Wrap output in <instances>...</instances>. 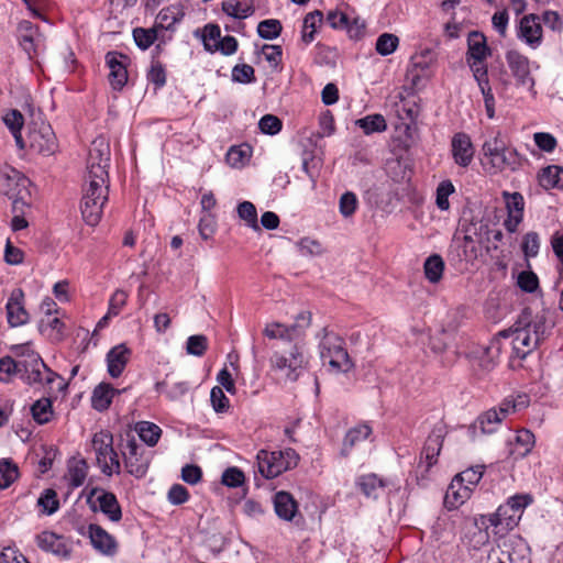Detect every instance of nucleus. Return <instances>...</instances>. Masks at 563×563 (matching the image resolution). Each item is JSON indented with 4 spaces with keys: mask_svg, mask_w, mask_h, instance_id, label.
I'll return each mask as SVG.
<instances>
[{
    "mask_svg": "<svg viewBox=\"0 0 563 563\" xmlns=\"http://www.w3.org/2000/svg\"><path fill=\"white\" fill-rule=\"evenodd\" d=\"M451 151L454 162L461 167L470 166L475 153L471 137L464 132L454 134Z\"/></svg>",
    "mask_w": 563,
    "mask_h": 563,
    "instance_id": "20",
    "label": "nucleus"
},
{
    "mask_svg": "<svg viewBox=\"0 0 563 563\" xmlns=\"http://www.w3.org/2000/svg\"><path fill=\"white\" fill-rule=\"evenodd\" d=\"M273 501L276 515L283 520L291 521L298 514V503L288 492H277Z\"/></svg>",
    "mask_w": 563,
    "mask_h": 563,
    "instance_id": "22",
    "label": "nucleus"
},
{
    "mask_svg": "<svg viewBox=\"0 0 563 563\" xmlns=\"http://www.w3.org/2000/svg\"><path fill=\"white\" fill-rule=\"evenodd\" d=\"M238 214L239 217L246 222V224L255 230L260 231V225L257 222V211L255 206L250 201H243L238 206Z\"/></svg>",
    "mask_w": 563,
    "mask_h": 563,
    "instance_id": "49",
    "label": "nucleus"
},
{
    "mask_svg": "<svg viewBox=\"0 0 563 563\" xmlns=\"http://www.w3.org/2000/svg\"><path fill=\"white\" fill-rule=\"evenodd\" d=\"M549 330L550 327L543 313L533 316L530 308L522 309L510 328L499 331L490 340L481 356L479 366L484 371H492L504 349L503 340L508 339L511 345L510 360H525L544 341Z\"/></svg>",
    "mask_w": 563,
    "mask_h": 563,
    "instance_id": "1",
    "label": "nucleus"
},
{
    "mask_svg": "<svg viewBox=\"0 0 563 563\" xmlns=\"http://www.w3.org/2000/svg\"><path fill=\"white\" fill-rule=\"evenodd\" d=\"M7 320L10 327H20L29 321V313L24 308V292L21 288H14L5 306Z\"/></svg>",
    "mask_w": 563,
    "mask_h": 563,
    "instance_id": "18",
    "label": "nucleus"
},
{
    "mask_svg": "<svg viewBox=\"0 0 563 563\" xmlns=\"http://www.w3.org/2000/svg\"><path fill=\"white\" fill-rule=\"evenodd\" d=\"M454 192V186L450 180H443L437 188V206L440 210L450 208L449 196Z\"/></svg>",
    "mask_w": 563,
    "mask_h": 563,
    "instance_id": "56",
    "label": "nucleus"
},
{
    "mask_svg": "<svg viewBox=\"0 0 563 563\" xmlns=\"http://www.w3.org/2000/svg\"><path fill=\"white\" fill-rule=\"evenodd\" d=\"M446 430L442 424L434 426L428 435L417 466V472H420V477H418L419 485H423L421 481L427 479L430 468L438 463V456L442 450Z\"/></svg>",
    "mask_w": 563,
    "mask_h": 563,
    "instance_id": "7",
    "label": "nucleus"
},
{
    "mask_svg": "<svg viewBox=\"0 0 563 563\" xmlns=\"http://www.w3.org/2000/svg\"><path fill=\"white\" fill-rule=\"evenodd\" d=\"M233 81L241 84H250L255 81V70L249 64L235 65L232 69Z\"/></svg>",
    "mask_w": 563,
    "mask_h": 563,
    "instance_id": "57",
    "label": "nucleus"
},
{
    "mask_svg": "<svg viewBox=\"0 0 563 563\" xmlns=\"http://www.w3.org/2000/svg\"><path fill=\"white\" fill-rule=\"evenodd\" d=\"M195 35L200 36L207 52L213 53L212 45L221 40V30L218 24L209 23L202 30H196Z\"/></svg>",
    "mask_w": 563,
    "mask_h": 563,
    "instance_id": "40",
    "label": "nucleus"
},
{
    "mask_svg": "<svg viewBox=\"0 0 563 563\" xmlns=\"http://www.w3.org/2000/svg\"><path fill=\"white\" fill-rule=\"evenodd\" d=\"M15 354L21 356L22 372L21 379L30 385L46 386L52 389V384L57 379H62L59 375L53 372L41 358V356L31 351L26 345H18L14 347Z\"/></svg>",
    "mask_w": 563,
    "mask_h": 563,
    "instance_id": "3",
    "label": "nucleus"
},
{
    "mask_svg": "<svg viewBox=\"0 0 563 563\" xmlns=\"http://www.w3.org/2000/svg\"><path fill=\"white\" fill-rule=\"evenodd\" d=\"M490 164L494 168H496L500 172H503V170L515 172L521 167L522 157L519 155V153L517 152L516 148L507 147Z\"/></svg>",
    "mask_w": 563,
    "mask_h": 563,
    "instance_id": "27",
    "label": "nucleus"
},
{
    "mask_svg": "<svg viewBox=\"0 0 563 563\" xmlns=\"http://www.w3.org/2000/svg\"><path fill=\"white\" fill-rule=\"evenodd\" d=\"M21 360L15 361L11 356L0 358V382L10 383L15 375L21 376Z\"/></svg>",
    "mask_w": 563,
    "mask_h": 563,
    "instance_id": "43",
    "label": "nucleus"
},
{
    "mask_svg": "<svg viewBox=\"0 0 563 563\" xmlns=\"http://www.w3.org/2000/svg\"><path fill=\"white\" fill-rule=\"evenodd\" d=\"M156 390L166 393L170 400H178L189 391V384L187 382H176L168 385L167 382L164 380L156 384Z\"/></svg>",
    "mask_w": 563,
    "mask_h": 563,
    "instance_id": "44",
    "label": "nucleus"
},
{
    "mask_svg": "<svg viewBox=\"0 0 563 563\" xmlns=\"http://www.w3.org/2000/svg\"><path fill=\"white\" fill-rule=\"evenodd\" d=\"M92 448L96 452V457L101 472L111 476L119 474L121 470L119 455L113 449V437L109 431H100L92 438Z\"/></svg>",
    "mask_w": 563,
    "mask_h": 563,
    "instance_id": "8",
    "label": "nucleus"
},
{
    "mask_svg": "<svg viewBox=\"0 0 563 563\" xmlns=\"http://www.w3.org/2000/svg\"><path fill=\"white\" fill-rule=\"evenodd\" d=\"M371 433L372 429L366 424H361L349 430L343 441L342 454L347 455L350 450L357 442L366 440Z\"/></svg>",
    "mask_w": 563,
    "mask_h": 563,
    "instance_id": "39",
    "label": "nucleus"
},
{
    "mask_svg": "<svg viewBox=\"0 0 563 563\" xmlns=\"http://www.w3.org/2000/svg\"><path fill=\"white\" fill-rule=\"evenodd\" d=\"M222 10L229 16L239 20L246 19L254 13V7L251 3L240 0H224L222 2Z\"/></svg>",
    "mask_w": 563,
    "mask_h": 563,
    "instance_id": "37",
    "label": "nucleus"
},
{
    "mask_svg": "<svg viewBox=\"0 0 563 563\" xmlns=\"http://www.w3.org/2000/svg\"><path fill=\"white\" fill-rule=\"evenodd\" d=\"M444 261L439 254L430 255L423 264V272L426 278L431 284H437L442 279L444 272Z\"/></svg>",
    "mask_w": 563,
    "mask_h": 563,
    "instance_id": "34",
    "label": "nucleus"
},
{
    "mask_svg": "<svg viewBox=\"0 0 563 563\" xmlns=\"http://www.w3.org/2000/svg\"><path fill=\"white\" fill-rule=\"evenodd\" d=\"M490 55V48L487 46L486 37L478 31L470 32L467 36L466 63L470 66L473 77H476V70L488 74L485 59Z\"/></svg>",
    "mask_w": 563,
    "mask_h": 563,
    "instance_id": "10",
    "label": "nucleus"
},
{
    "mask_svg": "<svg viewBox=\"0 0 563 563\" xmlns=\"http://www.w3.org/2000/svg\"><path fill=\"white\" fill-rule=\"evenodd\" d=\"M539 183L545 189L562 188L563 169L555 165L542 168L541 173L539 174Z\"/></svg>",
    "mask_w": 563,
    "mask_h": 563,
    "instance_id": "36",
    "label": "nucleus"
},
{
    "mask_svg": "<svg viewBox=\"0 0 563 563\" xmlns=\"http://www.w3.org/2000/svg\"><path fill=\"white\" fill-rule=\"evenodd\" d=\"M498 551L500 555L497 556V560L505 559L506 563H527L528 560L526 555L522 553L523 544L519 539H504L498 544Z\"/></svg>",
    "mask_w": 563,
    "mask_h": 563,
    "instance_id": "24",
    "label": "nucleus"
},
{
    "mask_svg": "<svg viewBox=\"0 0 563 563\" xmlns=\"http://www.w3.org/2000/svg\"><path fill=\"white\" fill-rule=\"evenodd\" d=\"M38 548L46 552H52L56 555L66 556L68 554L67 548L63 542L62 537L51 531H43L36 537Z\"/></svg>",
    "mask_w": 563,
    "mask_h": 563,
    "instance_id": "25",
    "label": "nucleus"
},
{
    "mask_svg": "<svg viewBox=\"0 0 563 563\" xmlns=\"http://www.w3.org/2000/svg\"><path fill=\"white\" fill-rule=\"evenodd\" d=\"M399 45V38L393 33L380 34L375 44L376 52L382 56L393 54Z\"/></svg>",
    "mask_w": 563,
    "mask_h": 563,
    "instance_id": "46",
    "label": "nucleus"
},
{
    "mask_svg": "<svg viewBox=\"0 0 563 563\" xmlns=\"http://www.w3.org/2000/svg\"><path fill=\"white\" fill-rule=\"evenodd\" d=\"M157 33L154 29L136 27L133 30V38L135 44L142 48H148L156 40Z\"/></svg>",
    "mask_w": 563,
    "mask_h": 563,
    "instance_id": "53",
    "label": "nucleus"
},
{
    "mask_svg": "<svg viewBox=\"0 0 563 563\" xmlns=\"http://www.w3.org/2000/svg\"><path fill=\"white\" fill-rule=\"evenodd\" d=\"M136 431L142 441H144L147 445L154 446L162 434V429L148 421H141L136 424Z\"/></svg>",
    "mask_w": 563,
    "mask_h": 563,
    "instance_id": "42",
    "label": "nucleus"
},
{
    "mask_svg": "<svg viewBox=\"0 0 563 563\" xmlns=\"http://www.w3.org/2000/svg\"><path fill=\"white\" fill-rule=\"evenodd\" d=\"M476 77L474 79L476 80L481 92L484 97V103H485V110L486 114L489 119H493L495 117V98L492 91V87L489 85L488 74H485V71H478L476 70Z\"/></svg>",
    "mask_w": 563,
    "mask_h": 563,
    "instance_id": "29",
    "label": "nucleus"
},
{
    "mask_svg": "<svg viewBox=\"0 0 563 563\" xmlns=\"http://www.w3.org/2000/svg\"><path fill=\"white\" fill-rule=\"evenodd\" d=\"M311 324V312L301 311L297 314L295 323L289 325L290 333L292 334L295 341L301 338L305 333V330L309 328Z\"/></svg>",
    "mask_w": 563,
    "mask_h": 563,
    "instance_id": "55",
    "label": "nucleus"
},
{
    "mask_svg": "<svg viewBox=\"0 0 563 563\" xmlns=\"http://www.w3.org/2000/svg\"><path fill=\"white\" fill-rule=\"evenodd\" d=\"M357 486L366 497L374 499L378 498L383 493L386 483L383 478H379L376 474H366L357 479Z\"/></svg>",
    "mask_w": 563,
    "mask_h": 563,
    "instance_id": "28",
    "label": "nucleus"
},
{
    "mask_svg": "<svg viewBox=\"0 0 563 563\" xmlns=\"http://www.w3.org/2000/svg\"><path fill=\"white\" fill-rule=\"evenodd\" d=\"M131 355L132 351L123 343L113 346L107 353V369L112 378H118L122 375Z\"/></svg>",
    "mask_w": 563,
    "mask_h": 563,
    "instance_id": "21",
    "label": "nucleus"
},
{
    "mask_svg": "<svg viewBox=\"0 0 563 563\" xmlns=\"http://www.w3.org/2000/svg\"><path fill=\"white\" fill-rule=\"evenodd\" d=\"M522 252L527 257H536L540 249V238L537 232H528L522 240Z\"/></svg>",
    "mask_w": 563,
    "mask_h": 563,
    "instance_id": "59",
    "label": "nucleus"
},
{
    "mask_svg": "<svg viewBox=\"0 0 563 563\" xmlns=\"http://www.w3.org/2000/svg\"><path fill=\"white\" fill-rule=\"evenodd\" d=\"M125 54L112 51L106 54V64L110 69L109 81L114 90H121L128 81Z\"/></svg>",
    "mask_w": 563,
    "mask_h": 563,
    "instance_id": "17",
    "label": "nucleus"
},
{
    "mask_svg": "<svg viewBox=\"0 0 563 563\" xmlns=\"http://www.w3.org/2000/svg\"><path fill=\"white\" fill-rule=\"evenodd\" d=\"M323 22V13L320 10L309 12L302 23L301 40L306 44H310L314 40L317 29Z\"/></svg>",
    "mask_w": 563,
    "mask_h": 563,
    "instance_id": "31",
    "label": "nucleus"
},
{
    "mask_svg": "<svg viewBox=\"0 0 563 563\" xmlns=\"http://www.w3.org/2000/svg\"><path fill=\"white\" fill-rule=\"evenodd\" d=\"M208 349V339L206 335L196 334L187 340L186 351L190 355L202 356Z\"/></svg>",
    "mask_w": 563,
    "mask_h": 563,
    "instance_id": "54",
    "label": "nucleus"
},
{
    "mask_svg": "<svg viewBox=\"0 0 563 563\" xmlns=\"http://www.w3.org/2000/svg\"><path fill=\"white\" fill-rule=\"evenodd\" d=\"M184 12L183 10L179 8V7H168V8H165L163 9L159 13H158V19L161 20V23L164 24L166 23V27H170L172 25L178 23L183 16H184Z\"/></svg>",
    "mask_w": 563,
    "mask_h": 563,
    "instance_id": "62",
    "label": "nucleus"
},
{
    "mask_svg": "<svg viewBox=\"0 0 563 563\" xmlns=\"http://www.w3.org/2000/svg\"><path fill=\"white\" fill-rule=\"evenodd\" d=\"M111 151L109 141L103 136L96 137L89 147L87 158V174L99 176L100 172L103 177H109L108 167L110 164Z\"/></svg>",
    "mask_w": 563,
    "mask_h": 563,
    "instance_id": "12",
    "label": "nucleus"
},
{
    "mask_svg": "<svg viewBox=\"0 0 563 563\" xmlns=\"http://www.w3.org/2000/svg\"><path fill=\"white\" fill-rule=\"evenodd\" d=\"M457 247L462 249L463 253H459V256L465 262H473L478 256V247L471 235H464L461 241H457Z\"/></svg>",
    "mask_w": 563,
    "mask_h": 563,
    "instance_id": "50",
    "label": "nucleus"
},
{
    "mask_svg": "<svg viewBox=\"0 0 563 563\" xmlns=\"http://www.w3.org/2000/svg\"><path fill=\"white\" fill-rule=\"evenodd\" d=\"M16 40L19 46L25 52L30 60L37 56L44 42L38 25L27 20H22L18 23Z\"/></svg>",
    "mask_w": 563,
    "mask_h": 563,
    "instance_id": "13",
    "label": "nucleus"
},
{
    "mask_svg": "<svg viewBox=\"0 0 563 563\" xmlns=\"http://www.w3.org/2000/svg\"><path fill=\"white\" fill-rule=\"evenodd\" d=\"M32 418L38 424H45L51 421L53 417V406L49 398L43 397L37 399L31 406Z\"/></svg>",
    "mask_w": 563,
    "mask_h": 563,
    "instance_id": "38",
    "label": "nucleus"
},
{
    "mask_svg": "<svg viewBox=\"0 0 563 563\" xmlns=\"http://www.w3.org/2000/svg\"><path fill=\"white\" fill-rule=\"evenodd\" d=\"M355 125L363 130L364 134L382 133L387 130V122L382 114H368L357 119Z\"/></svg>",
    "mask_w": 563,
    "mask_h": 563,
    "instance_id": "35",
    "label": "nucleus"
},
{
    "mask_svg": "<svg viewBox=\"0 0 563 563\" xmlns=\"http://www.w3.org/2000/svg\"><path fill=\"white\" fill-rule=\"evenodd\" d=\"M289 350H275L271 357V366L275 371L285 373L290 382H296L308 363L303 346L297 340L289 343Z\"/></svg>",
    "mask_w": 563,
    "mask_h": 563,
    "instance_id": "6",
    "label": "nucleus"
},
{
    "mask_svg": "<svg viewBox=\"0 0 563 563\" xmlns=\"http://www.w3.org/2000/svg\"><path fill=\"white\" fill-rule=\"evenodd\" d=\"M503 417L497 412L496 408H492L478 416L474 423V428H479L482 433L490 434L495 432L503 422Z\"/></svg>",
    "mask_w": 563,
    "mask_h": 563,
    "instance_id": "32",
    "label": "nucleus"
},
{
    "mask_svg": "<svg viewBox=\"0 0 563 563\" xmlns=\"http://www.w3.org/2000/svg\"><path fill=\"white\" fill-rule=\"evenodd\" d=\"M283 26L280 21L268 19L261 21L257 25V33L264 40H274L282 33Z\"/></svg>",
    "mask_w": 563,
    "mask_h": 563,
    "instance_id": "48",
    "label": "nucleus"
},
{
    "mask_svg": "<svg viewBox=\"0 0 563 563\" xmlns=\"http://www.w3.org/2000/svg\"><path fill=\"white\" fill-rule=\"evenodd\" d=\"M244 481V473L235 466L228 467L221 477V483L228 487H239Z\"/></svg>",
    "mask_w": 563,
    "mask_h": 563,
    "instance_id": "61",
    "label": "nucleus"
},
{
    "mask_svg": "<svg viewBox=\"0 0 563 563\" xmlns=\"http://www.w3.org/2000/svg\"><path fill=\"white\" fill-rule=\"evenodd\" d=\"M37 505L42 508L43 514L48 516L55 514L59 508L56 492L52 488L45 489L37 499Z\"/></svg>",
    "mask_w": 563,
    "mask_h": 563,
    "instance_id": "47",
    "label": "nucleus"
},
{
    "mask_svg": "<svg viewBox=\"0 0 563 563\" xmlns=\"http://www.w3.org/2000/svg\"><path fill=\"white\" fill-rule=\"evenodd\" d=\"M507 148L506 142L501 137V133L498 131L495 136L487 140L483 144V153L484 156L489 158V163H492L495 158H497L501 152Z\"/></svg>",
    "mask_w": 563,
    "mask_h": 563,
    "instance_id": "45",
    "label": "nucleus"
},
{
    "mask_svg": "<svg viewBox=\"0 0 563 563\" xmlns=\"http://www.w3.org/2000/svg\"><path fill=\"white\" fill-rule=\"evenodd\" d=\"M88 474V464L84 459H73L68 463L66 477L73 488H77L85 483Z\"/></svg>",
    "mask_w": 563,
    "mask_h": 563,
    "instance_id": "30",
    "label": "nucleus"
},
{
    "mask_svg": "<svg viewBox=\"0 0 563 563\" xmlns=\"http://www.w3.org/2000/svg\"><path fill=\"white\" fill-rule=\"evenodd\" d=\"M518 287L525 292H534L539 288V278L532 271H522L517 278Z\"/></svg>",
    "mask_w": 563,
    "mask_h": 563,
    "instance_id": "52",
    "label": "nucleus"
},
{
    "mask_svg": "<svg viewBox=\"0 0 563 563\" xmlns=\"http://www.w3.org/2000/svg\"><path fill=\"white\" fill-rule=\"evenodd\" d=\"M89 537L95 549L106 555H113L117 552V542L103 528L98 525L89 526Z\"/></svg>",
    "mask_w": 563,
    "mask_h": 563,
    "instance_id": "23",
    "label": "nucleus"
},
{
    "mask_svg": "<svg viewBox=\"0 0 563 563\" xmlns=\"http://www.w3.org/2000/svg\"><path fill=\"white\" fill-rule=\"evenodd\" d=\"M119 394V390L112 387L109 383H100L92 391L91 404L92 407L98 411L107 410L114 395Z\"/></svg>",
    "mask_w": 563,
    "mask_h": 563,
    "instance_id": "26",
    "label": "nucleus"
},
{
    "mask_svg": "<svg viewBox=\"0 0 563 563\" xmlns=\"http://www.w3.org/2000/svg\"><path fill=\"white\" fill-rule=\"evenodd\" d=\"M357 203L358 201L354 192H344L341 196L339 203L341 214L345 218L351 217L355 212Z\"/></svg>",
    "mask_w": 563,
    "mask_h": 563,
    "instance_id": "64",
    "label": "nucleus"
},
{
    "mask_svg": "<svg viewBox=\"0 0 563 563\" xmlns=\"http://www.w3.org/2000/svg\"><path fill=\"white\" fill-rule=\"evenodd\" d=\"M19 476L16 465L3 461L0 463V489L8 488Z\"/></svg>",
    "mask_w": 563,
    "mask_h": 563,
    "instance_id": "51",
    "label": "nucleus"
},
{
    "mask_svg": "<svg viewBox=\"0 0 563 563\" xmlns=\"http://www.w3.org/2000/svg\"><path fill=\"white\" fill-rule=\"evenodd\" d=\"M87 504L93 512L101 511L113 522H119L122 518L121 506L113 493L98 487L92 488L87 497Z\"/></svg>",
    "mask_w": 563,
    "mask_h": 563,
    "instance_id": "11",
    "label": "nucleus"
},
{
    "mask_svg": "<svg viewBox=\"0 0 563 563\" xmlns=\"http://www.w3.org/2000/svg\"><path fill=\"white\" fill-rule=\"evenodd\" d=\"M504 196L506 199V208H507L508 213L518 216V217H523L525 202H523L522 195L519 192H512V194L505 192Z\"/></svg>",
    "mask_w": 563,
    "mask_h": 563,
    "instance_id": "60",
    "label": "nucleus"
},
{
    "mask_svg": "<svg viewBox=\"0 0 563 563\" xmlns=\"http://www.w3.org/2000/svg\"><path fill=\"white\" fill-rule=\"evenodd\" d=\"M534 445V434L527 429H521L515 437V448L510 450V454L517 457L528 455Z\"/></svg>",
    "mask_w": 563,
    "mask_h": 563,
    "instance_id": "33",
    "label": "nucleus"
},
{
    "mask_svg": "<svg viewBox=\"0 0 563 563\" xmlns=\"http://www.w3.org/2000/svg\"><path fill=\"white\" fill-rule=\"evenodd\" d=\"M518 37L532 48H537L542 42V26L537 14H528L521 18L518 27Z\"/></svg>",
    "mask_w": 563,
    "mask_h": 563,
    "instance_id": "19",
    "label": "nucleus"
},
{
    "mask_svg": "<svg viewBox=\"0 0 563 563\" xmlns=\"http://www.w3.org/2000/svg\"><path fill=\"white\" fill-rule=\"evenodd\" d=\"M507 65L519 86H534V79L530 73V60L518 51L511 49L506 53Z\"/></svg>",
    "mask_w": 563,
    "mask_h": 563,
    "instance_id": "16",
    "label": "nucleus"
},
{
    "mask_svg": "<svg viewBox=\"0 0 563 563\" xmlns=\"http://www.w3.org/2000/svg\"><path fill=\"white\" fill-rule=\"evenodd\" d=\"M147 80L154 84L156 88H162L166 84V71L161 62H152L147 71Z\"/></svg>",
    "mask_w": 563,
    "mask_h": 563,
    "instance_id": "58",
    "label": "nucleus"
},
{
    "mask_svg": "<svg viewBox=\"0 0 563 563\" xmlns=\"http://www.w3.org/2000/svg\"><path fill=\"white\" fill-rule=\"evenodd\" d=\"M322 331L323 336L319 344L322 361L328 362L330 367L338 373L349 372L353 367V363L344 347V340L327 328Z\"/></svg>",
    "mask_w": 563,
    "mask_h": 563,
    "instance_id": "4",
    "label": "nucleus"
},
{
    "mask_svg": "<svg viewBox=\"0 0 563 563\" xmlns=\"http://www.w3.org/2000/svg\"><path fill=\"white\" fill-rule=\"evenodd\" d=\"M29 147L44 156L54 155L58 150L56 135L46 122H33L27 132Z\"/></svg>",
    "mask_w": 563,
    "mask_h": 563,
    "instance_id": "9",
    "label": "nucleus"
},
{
    "mask_svg": "<svg viewBox=\"0 0 563 563\" xmlns=\"http://www.w3.org/2000/svg\"><path fill=\"white\" fill-rule=\"evenodd\" d=\"M485 465H475L456 474L449 485L444 501L450 507L462 505L471 495L472 487L483 477Z\"/></svg>",
    "mask_w": 563,
    "mask_h": 563,
    "instance_id": "5",
    "label": "nucleus"
},
{
    "mask_svg": "<svg viewBox=\"0 0 563 563\" xmlns=\"http://www.w3.org/2000/svg\"><path fill=\"white\" fill-rule=\"evenodd\" d=\"M263 334L271 340H280L285 343H292L295 341L290 333L289 325L279 322L267 323L263 330Z\"/></svg>",
    "mask_w": 563,
    "mask_h": 563,
    "instance_id": "41",
    "label": "nucleus"
},
{
    "mask_svg": "<svg viewBox=\"0 0 563 563\" xmlns=\"http://www.w3.org/2000/svg\"><path fill=\"white\" fill-rule=\"evenodd\" d=\"M282 121L273 114H265L258 122L260 130L269 135H275L282 130Z\"/></svg>",
    "mask_w": 563,
    "mask_h": 563,
    "instance_id": "63",
    "label": "nucleus"
},
{
    "mask_svg": "<svg viewBox=\"0 0 563 563\" xmlns=\"http://www.w3.org/2000/svg\"><path fill=\"white\" fill-rule=\"evenodd\" d=\"M109 199V177L86 175L82 186L80 212L82 220L90 227H96L102 217L103 207Z\"/></svg>",
    "mask_w": 563,
    "mask_h": 563,
    "instance_id": "2",
    "label": "nucleus"
},
{
    "mask_svg": "<svg viewBox=\"0 0 563 563\" xmlns=\"http://www.w3.org/2000/svg\"><path fill=\"white\" fill-rule=\"evenodd\" d=\"M257 467L258 472L265 478H275L283 472L290 468V462L284 461V455L282 452L277 453L261 450L257 453Z\"/></svg>",
    "mask_w": 563,
    "mask_h": 563,
    "instance_id": "15",
    "label": "nucleus"
},
{
    "mask_svg": "<svg viewBox=\"0 0 563 563\" xmlns=\"http://www.w3.org/2000/svg\"><path fill=\"white\" fill-rule=\"evenodd\" d=\"M122 455L126 471L136 478L143 477L148 468L147 461L143 457V449L133 435L128 434L122 448Z\"/></svg>",
    "mask_w": 563,
    "mask_h": 563,
    "instance_id": "14",
    "label": "nucleus"
}]
</instances>
